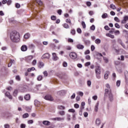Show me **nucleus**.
Returning a JSON list of instances; mask_svg holds the SVG:
<instances>
[{
	"mask_svg": "<svg viewBox=\"0 0 128 128\" xmlns=\"http://www.w3.org/2000/svg\"><path fill=\"white\" fill-rule=\"evenodd\" d=\"M126 82V84H128V72H126L125 74Z\"/></svg>",
	"mask_w": 128,
	"mask_h": 128,
	"instance_id": "nucleus-20",
	"label": "nucleus"
},
{
	"mask_svg": "<svg viewBox=\"0 0 128 128\" xmlns=\"http://www.w3.org/2000/svg\"><path fill=\"white\" fill-rule=\"evenodd\" d=\"M110 74V72L107 71L104 75V80H108V75Z\"/></svg>",
	"mask_w": 128,
	"mask_h": 128,
	"instance_id": "nucleus-12",
	"label": "nucleus"
},
{
	"mask_svg": "<svg viewBox=\"0 0 128 128\" xmlns=\"http://www.w3.org/2000/svg\"><path fill=\"white\" fill-rule=\"evenodd\" d=\"M110 8H112V10H116V5L114 4H110Z\"/></svg>",
	"mask_w": 128,
	"mask_h": 128,
	"instance_id": "nucleus-27",
	"label": "nucleus"
},
{
	"mask_svg": "<svg viewBox=\"0 0 128 128\" xmlns=\"http://www.w3.org/2000/svg\"><path fill=\"white\" fill-rule=\"evenodd\" d=\"M51 20H56V16H51Z\"/></svg>",
	"mask_w": 128,
	"mask_h": 128,
	"instance_id": "nucleus-56",
	"label": "nucleus"
},
{
	"mask_svg": "<svg viewBox=\"0 0 128 128\" xmlns=\"http://www.w3.org/2000/svg\"><path fill=\"white\" fill-rule=\"evenodd\" d=\"M118 42L121 44L124 48H126V45H124V44L122 42V40H119Z\"/></svg>",
	"mask_w": 128,
	"mask_h": 128,
	"instance_id": "nucleus-28",
	"label": "nucleus"
},
{
	"mask_svg": "<svg viewBox=\"0 0 128 128\" xmlns=\"http://www.w3.org/2000/svg\"><path fill=\"white\" fill-rule=\"evenodd\" d=\"M44 100H54V98L50 95H46L44 98Z\"/></svg>",
	"mask_w": 128,
	"mask_h": 128,
	"instance_id": "nucleus-4",
	"label": "nucleus"
},
{
	"mask_svg": "<svg viewBox=\"0 0 128 128\" xmlns=\"http://www.w3.org/2000/svg\"><path fill=\"white\" fill-rule=\"evenodd\" d=\"M43 66H44V64L42 62H39L38 63V68H42Z\"/></svg>",
	"mask_w": 128,
	"mask_h": 128,
	"instance_id": "nucleus-22",
	"label": "nucleus"
},
{
	"mask_svg": "<svg viewBox=\"0 0 128 128\" xmlns=\"http://www.w3.org/2000/svg\"><path fill=\"white\" fill-rule=\"evenodd\" d=\"M24 98L26 100H30V96L28 94H26L24 96Z\"/></svg>",
	"mask_w": 128,
	"mask_h": 128,
	"instance_id": "nucleus-18",
	"label": "nucleus"
},
{
	"mask_svg": "<svg viewBox=\"0 0 128 128\" xmlns=\"http://www.w3.org/2000/svg\"><path fill=\"white\" fill-rule=\"evenodd\" d=\"M30 34L26 33L24 35V38H25V40H28V38H30Z\"/></svg>",
	"mask_w": 128,
	"mask_h": 128,
	"instance_id": "nucleus-24",
	"label": "nucleus"
},
{
	"mask_svg": "<svg viewBox=\"0 0 128 128\" xmlns=\"http://www.w3.org/2000/svg\"><path fill=\"white\" fill-rule=\"evenodd\" d=\"M98 104H100V102H97L95 106L94 111L96 112H97L98 110Z\"/></svg>",
	"mask_w": 128,
	"mask_h": 128,
	"instance_id": "nucleus-17",
	"label": "nucleus"
},
{
	"mask_svg": "<svg viewBox=\"0 0 128 128\" xmlns=\"http://www.w3.org/2000/svg\"><path fill=\"white\" fill-rule=\"evenodd\" d=\"M67 120L68 122L70 120V114H67Z\"/></svg>",
	"mask_w": 128,
	"mask_h": 128,
	"instance_id": "nucleus-62",
	"label": "nucleus"
},
{
	"mask_svg": "<svg viewBox=\"0 0 128 128\" xmlns=\"http://www.w3.org/2000/svg\"><path fill=\"white\" fill-rule=\"evenodd\" d=\"M22 118H28V114L25 113L24 114H23Z\"/></svg>",
	"mask_w": 128,
	"mask_h": 128,
	"instance_id": "nucleus-33",
	"label": "nucleus"
},
{
	"mask_svg": "<svg viewBox=\"0 0 128 128\" xmlns=\"http://www.w3.org/2000/svg\"><path fill=\"white\" fill-rule=\"evenodd\" d=\"M96 74V78L98 80H100V78H101L102 77L100 76V74Z\"/></svg>",
	"mask_w": 128,
	"mask_h": 128,
	"instance_id": "nucleus-35",
	"label": "nucleus"
},
{
	"mask_svg": "<svg viewBox=\"0 0 128 128\" xmlns=\"http://www.w3.org/2000/svg\"><path fill=\"white\" fill-rule=\"evenodd\" d=\"M82 26L83 28H86V23L84 21H82Z\"/></svg>",
	"mask_w": 128,
	"mask_h": 128,
	"instance_id": "nucleus-34",
	"label": "nucleus"
},
{
	"mask_svg": "<svg viewBox=\"0 0 128 128\" xmlns=\"http://www.w3.org/2000/svg\"><path fill=\"white\" fill-rule=\"evenodd\" d=\"M54 120H58V122H60L62 120H64V118H62L60 117H57L54 118Z\"/></svg>",
	"mask_w": 128,
	"mask_h": 128,
	"instance_id": "nucleus-14",
	"label": "nucleus"
},
{
	"mask_svg": "<svg viewBox=\"0 0 128 128\" xmlns=\"http://www.w3.org/2000/svg\"><path fill=\"white\" fill-rule=\"evenodd\" d=\"M104 96H108L110 102L114 100V96L112 94V90H105Z\"/></svg>",
	"mask_w": 128,
	"mask_h": 128,
	"instance_id": "nucleus-2",
	"label": "nucleus"
},
{
	"mask_svg": "<svg viewBox=\"0 0 128 128\" xmlns=\"http://www.w3.org/2000/svg\"><path fill=\"white\" fill-rule=\"evenodd\" d=\"M18 94V90H15L13 92L14 96H17Z\"/></svg>",
	"mask_w": 128,
	"mask_h": 128,
	"instance_id": "nucleus-21",
	"label": "nucleus"
},
{
	"mask_svg": "<svg viewBox=\"0 0 128 128\" xmlns=\"http://www.w3.org/2000/svg\"><path fill=\"white\" fill-rule=\"evenodd\" d=\"M66 22L68 24H72V21H70V19H66Z\"/></svg>",
	"mask_w": 128,
	"mask_h": 128,
	"instance_id": "nucleus-41",
	"label": "nucleus"
},
{
	"mask_svg": "<svg viewBox=\"0 0 128 128\" xmlns=\"http://www.w3.org/2000/svg\"><path fill=\"white\" fill-rule=\"evenodd\" d=\"M15 6L16 8H20V4L18 3H16L15 4Z\"/></svg>",
	"mask_w": 128,
	"mask_h": 128,
	"instance_id": "nucleus-43",
	"label": "nucleus"
},
{
	"mask_svg": "<svg viewBox=\"0 0 128 128\" xmlns=\"http://www.w3.org/2000/svg\"><path fill=\"white\" fill-rule=\"evenodd\" d=\"M96 124L97 126H100V118H96Z\"/></svg>",
	"mask_w": 128,
	"mask_h": 128,
	"instance_id": "nucleus-13",
	"label": "nucleus"
},
{
	"mask_svg": "<svg viewBox=\"0 0 128 128\" xmlns=\"http://www.w3.org/2000/svg\"><path fill=\"white\" fill-rule=\"evenodd\" d=\"M87 84L88 86H92V82L90 80L87 81Z\"/></svg>",
	"mask_w": 128,
	"mask_h": 128,
	"instance_id": "nucleus-53",
	"label": "nucleus"
},
{
	"mask_svg": "<svg viewBox=\"0 0 128 128\" xmlns=\"http://www.w3.org/2000/svg\"><path fill=\"white\" fill-rule=\"evenodd\" d=\"M36 70V68H34V67H32L31 68H29L28 69V72H32V70Z\"/></svg>",
	"mask_w": 128,
	"mask_h": 128,
	"instance_id": "nucleus-36",
	"label": "nucleus"
},
{
	"mask_svg": "<svg viewBox=\"0 0 128 128\" xmlns=\"http://www.w3.org/2000/svg\"><path fill=\"white\" fill-rule=\"evenodd\" d=\"M62 66L64 68H66V66H68V63L66 62H64L62 64Z\"/></svg>",
	"mask_w": 128,
	"mask_h": 128,
	"instance_id": "nucleus-51",
	"label": "nucleus"
},
{
	"mask_svg": "<svg viewBox=\"0 0 128 128\" xmlns=\"http://www.w3.org/2000/svg\"><path fill=\"white\" fill-rule=\"evenodd\" d=\"M42 124L44 126H50V122L48 120H44L43 121Z\"/></svg>",
	"mask_w": 128,
	"mask_h": 128,
	"instance_id": "nucleus-15",
	"label": "nucleus"
},
{
	"mask_svg": "<svg viewBox=\"0 0 128 128\" xmlns=\"http://www.w3.org/2000/svg\"><path fill=\"white\" fill-rule=\"evenodd\" d=\"M52 60H58V58L56 54L54 52L52 53Z\"/></svg>",
	"mask_w": 128,
	"mask_h": 128,
	"instance_id": "nucleus-11",
	"label": "nucleus"
},
{
	"mask_svg": "<svg viewBox=\"0 0 128 128\" xmlns=\"http://www.w3.org/2000/svg\"><path fill=\"white\" fill-rule=\"evenodd\" d=\"M42 80V76L40 75L37 77V80L40 81Z\"/></svg>",
	"mask_w": 128,
	"mask_h": 128,
	"instance_id": "nucleus-32",
	"label": "nucleus"
},
{
	"mask_svg": "<svg viewBox=\"0 0 128 128\" xmlns=\"http://www.w3.org/2000/svg\"><path fill=\"white\" fill-rule=\"evenodd\" d=\"M20 126V128H26V124H22Z\"/></svg>",
	"mask_w": 128,
	"mask_h": 128,
	"instance_id": "nucleus-64",
	"label": "nucleus"
},
{
	"mask_svg": "<svg viewBox=\"0 0 128 128\" xmlns=\"http://www.w3.org/2000/svg\"><path fill=\"white\" fill-rule=\"evenodd\" d=\"M76 32L78 34H82V29H80V28H78L76 30Z\"/></svg>",
	"mask_w": 128,
	"mask_h": 128,
	"instance_id": "nucleus-55",
	"label": "nucleus"
},
{
	"mask_svg": "<svg viewBox=\"0 0 128 128\" xmlns=\"http://www.w3.org/2000/svg\"><path fill=\"white\" fill-rule=\"evenodd\" d=\"M100 42H102V40H100V38H97L95 40V43L96 44H100Z\"/></svg>",
	"mask_w": 128,
	"mask_h": 128,
	"instance_id": "nucleus-25",
	"label": "nucleus"
},
{
	"mask_svg": "<svg viewBox=\"0 0 128 128\" xmlns=\"http://www.w3.org/2000/svg\"><path fill=\"white\" fill-rule=\"evenodd\" d=\"M74 108H80V105L78 104H74Z\"/></svg>",
	"mask_w": 128,
	"mask_h": 128,
	"instance_id": "nucleus-58",
	"label": "nucleus"
},
{
	"mask_svg": "<svg viewBox=\"0 0 128 128\" xmlns=\"http://www.w3.org/2000/svg\"><path fill=\"white\" fill-rule=\"evenodd\" d=\"M114 20H115V22H120V19L118 17H115L114 18Z\"/></svg>",
	"mask_w": 128,
	"mask_h": 128,
	"instance_id": "nucleus-54",
	"label": "nucleus"
},
{
	"mask_svg": "<svg viewBox=\"0 0 128 128\" xmlns=\"http://www.w3.org/2000/svg\"><path fill=\"white\" fill-rule=\"evenodd\" d=\"M70 34H76V30L74 29H72L70 32Z\"/></svg>",
	"mask_w": 128,
	"mask_h": 128,
	"instance_id": "nucleus-49",
	"label": "nucleus"
},
{
	"mask_svg": "<svg viewBox=\"0 0 128 128\" xmlns=\"http://www.w3.org/2000/svg\"><path fill=\"white\" fill-rule=\"evenodd\" d=\"M84 106H86V103L84 102H82L81 103V107H80V110H84Z\"/></svg>",
	"mask_w": 128,
	"mask_h": 128,
	"instance_id": "nucleus-26",
	"label": "nucleus"
},
{
	"mask_svg": "<svg viewBox=\"0 0 128 128\" xmlns=\"http://www.w3.org/2000/svg\"><path fill=\"white\" fill-rule=\"evenodd\" d=\"M34 104L36 106H40V102L38 100H35L34 101Z\"/></svg>",
	"mask_w": 128,
	"mask_h": 128,
	"instance_id": "nucleus-16",
	"label": "nucleus"
},
{
	"mask_svg": "<svg viewBox=\"0 0 128 128\" xmlns=\"http://www.w3.org/2000/svg\"><path fill=\"white\" fill-rule=\"evenodd\" d=\"M70 56L72 60H76L78 58V54L74 52H72L70 54Z\"/></svg>",
	"mask_w": 128,
	"mask_h": 128,
	"instance_id": "nucleus-3",
	"label": "nucleus"
},
{
	"mask_svg": "<svg viewBox=\"0 0 128 128\" xmlns=\"http://www.w3.org/2000/svg\"><path fill=\"white\" fill-rule=\"evenodd\" d=\"M62 94H64V90H61L58 92V96H62Z\"/></svg>",
	"mask_w": 128,
	"mask_h": 128,
	"instance_id": "nucleus-45",
	"label": "nucleus"
},
{
	"mask_svg": "<svg viewBox=\"0 0 128 128\" xmlns=\"http://www.w3.org/2000/svg\"><path fill=\"white\" fill-rule=\"evenodd\" d=\"M12 0H8L7 1L8 6H10L12 4Z\"/></svg>",
	"mask_w": 128,
	"mask_h": 128,
	"instance_id": "nucleus-46",
	"label": "nucleus"
},
{
	"mask_svg": "<svg viewBox=\"0 0 128 128\" xmlns=\"http://www.w3.org/2000/svg\"><path fill=\"white\" fill-rule=\"evenodd\" d=\"M63 26L64 28H70V26H68V24L66 23L63 24Z\"/></svg>",
	"mask_w": 128,
	"mask_h": 128,
	"instance_id": "nucleus-31",
	"label": "nucleus"
},
{
	"mask_svg": "<svg viewBox=\"0 0 128 128\" xmlns=\"http://www.w3.org/2000/svg\"><path fill=\"white\" fill-rule=\"evenodd\" d=\"M59 114L60 116H64L66 112H64V111H60L59 112Z\"/></svg>",
	"mask_w": 128,
	"mask_h": 128,
	"instance_id": "nucleus-39",
	"label": "nucleus"
},
{
	"mask_svg": "<svg viewBox=\"0 0 128 128\" xmlns=\"http://www.w3.org/2000/svg\"><path fill=\"white\" fill-rule=\"evenodd\" d=\"M102 18H108V14L104 13L102 16Z\"/></svg>",
	"mask_w": 128,
	"mask_h": 128,
	"instance_id": "nucleus-29",
	"label": "nucleus"
},
{
	"mask_svg": "<svg viewBox=\"0 0 128 128\" xmlns=\"http://www.w3.org/2000/svg\"><path fill=\"white\" fill-rule=\"evenodd\" d=\"M106 86L108 89L106 90H110V86L108 84H106Z\"/></svg>",
	"mask_w": 128,
	"mask_h": 128,
	"instance_id": "nucleus-44",
	"label": "nucleus"
},
{
	"mask_svg": "<svg viewBox=\"0 0 128 128\" xmlns=\"http://www.w3.org/2000/svg\"><path fill=\"white\" fill-rule=\"evenodd\" d=\"M77 94H78V96H84V92H77Z\"/></svg>",
	"mask_w": 128,
	"mask_h": 128,
	"instance_id": "nucleus-38",
	"label": "nucleus"
},
{
	"mask_svg": "<svg viewBox=\"0 0 128 128\" xmlns=\"http://www.w3.org/2000/svg\"><path fill=\"white\" fill-rule=\"evenodd\" d=\"M58 110H64L66 108V107H64V106H58Z\"/></svg>",
	"mask_w": 128,
	"mask_h": 128,
	"instance_id": "nucleus-30",
	"label": "nucleus"
},
{
	"mask_svg": "<svg viewBox=\"0 0 128 128\" xmlns=\"http://www.w3.org/2000/svg\"><path fill=\"white\" fill-rule=\"evenodd\" d=\"M94 50H96V47H94V46L92 45L91 46V50H92V52H94Z\"/></svg>",
	"mask_w": 128,
	"mask_h": 128,
	"instance_id": "nucleus-57",
	"label": "nucleus"
},
{
	"mask_svg": "<svg viewBox=\"0 0 128 128\" xmlns=\"http://www.w3.org/2000/svg\"><path fill=\"white\" fill-rule=\"evenodd\" d=\"M106 36L108 38H114V36L110 34H106Z\"/></svg>",
	"mask_w": 128,
	"mask_h": 128,
	"instance_id": "nucleus-23",
	"label": "nucleus"
},
{
	"mask_svg": "<svg viewBox=\"0 0 128 128\" xmlns=\"http://www.w3.org/2000/svg\"><path fill=\"white\" fill-rule=\"evenodd\" d=\"M114 26H115V28H120V26L118 23H116L114 24Z\"/></svg>",
	"mask_w": 128,
	"mask_h": 128,
	"instance_id": "nucleus-47",
	"label": "nucleus"
},
{
	"mask_svg": "<svg viewBox=\"0 0 128 128\" xmlns=\"http://www.w3.org/2000/svg\"><path fill=\"white\" fill-rule=\"evenodd\" d=\"M5 96L8 98L10 100H12V96L10 95V94L8 92H6L5 94Z\"/></svg>",
	"mask_w": 128,
	"mask_h": 128,
	"instance_id": "nucleus-6",
	"label": "nucleus"
},
{
	"mask_svg": "<svg viewBox=\"0 0 128 128\" xmlns=\"http://www.w3.org/2000/svg\"><path fill=\"white\" fill-rule=\"evenodd\" d=\"M90 30H96V26H94V25H92L90 27Z\"/></svg>",
	"mask_w": 128,
	"mask_h": 128,
	"instance_id": "nucleus-42",
	"label": "nucleus"
},
{
	"mask_svg": "<svg viewBox=\"0 0 128 128\" xmlns=\"http://www.w3.org/2000/svg\"><path fill=\"white\" fill-rule=\"evenodd\" d=\"M92 98L94 100H98V96H92Z\"/></svg>",
	"mask_w": 128,
	"mask_h": 128,
	"instance_id": "nucleus-60",
	"label": "nucleus"
},
{
	"mask_svg": "<svg viewBox=\"0 0 128 128\" xmlns=\"http://www.w3.org/2000/svg\"><path fill=\"white\" fill-rule=\"evenodd\" d=\"M76 48L78 50H84V46L81 44H78L76 45Z\"/></svg>",
	"mask_w": 128,
	"mask_h": 128,
	"instance_id": "nucleus-10",
	"label": "nucleus"
},
{
	"mask_svg": "<svg viewBox=\"0 0 128 128\" xmlns=\"http://www.w3.org/2000/svg\"><path fill=\"white\" fill-rule=\"evenodd\" d=\"M42 58H50V54L48 53H46L43 55Z\"/></svg>",
	"mask_w": 128,
	"mask_h": 128,
	"instance_id": "nucleus-19",
	"label": "nucleus"
},
{
	"mask_svg": "<svg viewBox=\"0 0 128 128\" xmlns=\"http://www.w3.org/2000/svg\"><path fill=\"white\" fill-rule=\"evenodd\" d=\"M36 2H37L39 6L42 4V2L40 0H36Z\"/></svg>",
	"mask_w": 128,
	"mask_h": 128,
	"instance_id": "nucleus-37",
	"label": "nucleus"
},
{
	"mask_svg": "<svg viewBox=\"0 0 128 128\" xmlns=\"http://www.w3.org/2000/svg\"><path fill=\"white\" fill-rule=\"evenodd\" d=\"M116 84V86H120V80H117Z\"/></svg>",
	"mask_w": 128,
	"mask_h": 128,
	"instance_id": "nucleus-48",
	"label": "nucleus"
},
{
	"mask_svg": "<svg viewBox=\"0 0 128 128\" xmlns=\"http://www.w3.org/2000/svg\"><path fill=\"white\" fill-rule=\"evenodd\" d=\"M20 33L16 31L12 32L10 34V38L14 42H20Z\"/></svg>",
	"mask_w": 128,
	"mask_h": 128,
	"instance_id": "nucleus-1",
	"label": "nucleus"
},
{
	"mask_svg": "<svg viewBox=\"0 0 128 128\" xmlns=\"http://www.w3.org/2000/svg\"><path fill=\"white\" fill-rule=\"evenodd\" d=\"M4 128H10V124H4Z\"/></svg>",
	"mask_w": 128,
	"mask_h": 128,
	"instance_id": "nucleus-61",
	"label": "nucleus"
},
{
	"mask_svg": "<svg viewBox=\"0 0 128 128\" xmlns=\"http://www.w3.org/2000/svg\"><path fill=\"white\" fill-rule=\"evenodd\" d=\"M32 58L33 57L32 56H28L25 58V60H26V62H30V60H32Z\"/></svg>",
	"mask_w": 128,
	"mask_h": 128,
	"instance_id": "nucleus-9",
	"label": "nucleus"
},
{
	"mask_svg": "<svg viewBox=\"0 0 128 128\" xmlns=\"http://www.w3.org/2000/svg\"><path fill=\"white\" fill-rule=\"evenodd\" d=\"M86 58L88 60H90V55H87V56H86Z\"/></svg>",
	"mask_w": 128,
	"mask_h": 128,
	"instance_id": "nucleus-59",
	"label": "nucleus"
},
{
	"mask_svg": "<svg viewBox=\"0 0 128 128\" xmlns=\"http://www.w3.org/2000/svg\"><path fill=\"white\" fill-rule=\"evenodd\" d=\"M128 20V16H126L124 17L123 20H122V24H126V21Z\"/></svg>",
	"mask_w": 128,
	"mask_h": 128,
	"instance_id": "nucleus-8",
	"label": "nucleus"
},
{
	"mask_svg": "<svg viewBox=\"0 0 128 128\" xmlns=\"http://www.w3.org/2000/svg\"><path fill=\"white\" fill-rule=\"evenodd\" d=\"M85 66H90V62H87L85 64Z\"/></svg>",
	"mask_w": 128,
	"mask_h": 128,
	"instance_id": "nucleus-63",
	"label": "nucleus"
},
{
	"mask_svg": "<svg viewBox=\"0 0 128 128\" xmlns=\"http://www.w3.org/2000/svg\"><path fill=\"white\" fill-rule=\"evenodd\" d=\"M96 74H101L100 67V66H97L95 69Z\"/></svg>",
	"mask_w": 128,
	"mask_h": 128,
	"instance_id": "nucleus-5",
	"label": "nucleus"
},
{
	"mask_svg": "<svg viewBox=\"0 0 128 128\" xmlns=\"http://www.w3.org/2000/svg\"><path fill=\"white\" fill-rule=\"evenodd\" d=\"M104 60L105 62L108 63V59L106 57H103Z\"/></svg>",
	"mask_w": 128,
	"mask_h": 128,
	"instance_id": "nucleus-52",
	"label": "nucleus"
},
{
	"mask_svg": "<svg viewBox=\"0 0 128 128\" xmlns=\"http://www.w3.org/2000/svg\"><path fill=\"white\" fill-rule=\"evenodd\" d=\"M26 112H31L32 110V108L28 106L26 107Z\"/></svg>",
	"mask_w": 128,
	"mask_h": 128,
	"instance_id": "nucleus-50",
	"label": "nucleus"
},
{
	"mask_svg": "<svg viewBox=\"0 0 128 128\" xmlns=\"http://www.w3.org/2000/svg\"><path fill=\"white\" fill-rule=\"evenodd\" d=\"M68 112H76V110H74V109H72V108H71V109H69L68 110Z\"/></svg>",
	"mask_w": 128,
	"mask_h": 128,
	"instance_id": "nucleus-40",
	"label": "nucleus"
},
{
	"mask_svg": "<svg viewBox=\"0 0 128 128\" xmlns=\"http://www.w3.org/2000/svg\"><path fill=\"white\" fill-rule=\"evenodd\" d=\"M20 49L22 52H26L28 50V46L26 45H23L22 46Z\"/></svg>",
	"mask_w": 128,
	"mask_h": 128,
	"instance_id": "nucleus-7",
	"label": "nucleus"
}]
</instances>
